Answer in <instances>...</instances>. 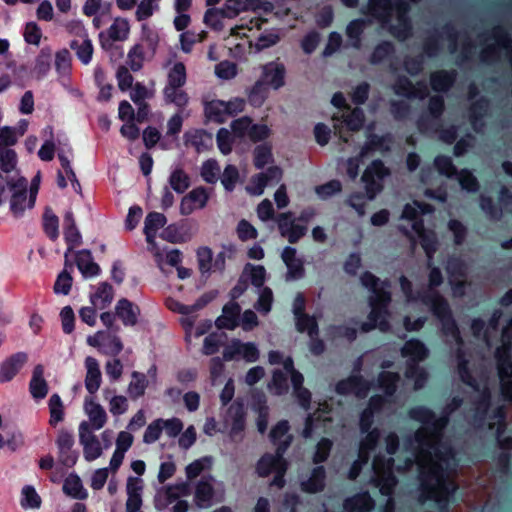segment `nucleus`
I'll return each mask as SVG.
<instances>
[{"instance_id":"1","label":"nucleus","mask_w":512,"mask_h":512,"mask_svg":"<svg viewBox=\"0 0 512 512\" xmlns=\"http://www.w3.org/2000/svg\"><path fill=\"white\" fill-rule=\"evenodd\" d=\"M449 423V412L442 413L427 423L423 430L415 433V441L433 450L436 461L430 463L427 468H420L418 473L419 496L422 504L427 501H435L440 512H448V496L455 490V486L449 489L448 480L451 472L458 466V460L453 447L449 444H432L427 436L440 438Z\"/></svg>"},{"instance_id":"2","label":"nucleus","mask_w":512,"mask_h":512,"mask_svg":"<svg viewBox=\"0 0 512 512\" xmlns=\"http://www.w3.org/2000/svg\"><path fill=\"white\" fill-rule=\"evenodd\" d=\"M420 300L429 306L432 314L441 323L442 333L451 336L458 345H463L464 341L448 300L438 291L424 293Z\"/></svg>"},{"instance_id":"3","label":"nucleus","mask_w":512,"mask_h":512,"mask_svg":"<svg viewBox=\"0 0 512 512\" xmlns=\"http://www.w3.org/2000/svg\"><path fill=\"white\" fill-rule=\"evenodd\" d=\"M186 67L183 62H176L169 70L168 83L163 90L165 100L174 103L178 107H185L189 98L184 90H181L186 83Z\"/></svg>"},{"instance_id":"4","label":"nucleus","mask_w":512,"mask_h":512,"mask_svg":"<svg viewBox=\"0 0 512 512\" xmlns=\"http://www.w3.org/2000/svg\"><path fill=\"white\" fill-rule=\"evenodd\" d=\"M292 442L293 436H287V438L278 445L274 455L266 453L260 457L256 464V472L259 477L264 478L269 476L272 471L276 470L277 467L286 460L284 455L291 446Z\"/></svg>"},{"instance_id":"5","label":"nucleus","mask_w":512,"mask_h":512,"mask_svg":"<svg viewBox=\"0 0 512 512\" xmlns=\"http://www.w3.org/2000/svg\"><path fill=\"white\" fill-rule=\"evenodd\" d=\"M428 113H423L417 119L416 125L420 133H426L433 127L434 121L441 120L445 111V101L442 95H433L429 98Z\"/></svg>"},{"instance_id":"6","label":"nucleus","mask_w":512,"mask_h":512,"mask_svg":"<svg viewBox=\"0 0 512 512\" xmlns=\"http://www.w3.org/2000/svg\"><path fill=\"white\" fill-rule=\"evenodd\" d=\"M75 440L71 432L61 429L56 438L59 461L63 466L73 467L78 460V452L73 450Z\"/></svg>"},{"instance_id":"7","label":"nucleus","mask_w":512,"mask_h":512,"mask_svg":"<svg viewBox=\"0 0 512 512\" xmlns=\"http://www.w3.org/2000/svg\"><path fill=\"white\" fill-rule=\"evenodd\" d=\"M277 223L281 236L290 244H296L307 233V227L296 224L293 213L290 211L279 214Z\"/></svg>"},{"instance_id":"8","label":"nucleus","mask_w":512,"mask_h":512,"mask_svg":"<svg viewBox=\"0 0 512 512\" xmlns=\"http://www.w3.org/2000/svg\"><path fill=\"white\" fill-rule=\"evenodd\" d=\"M285 76L286 68L284 64L271 61L261 66L259 80L269 89L279 90L285 85Z\"/></svg>"},{"instance_id":"9","label":"nucleus","mask_w":512,"mask_h":512,"mask_svg":"<svg viewBox=\"0 0 512 512\" xmlns=\"http://www.w3.org/2000/svg\"><path fill=\"white\" fill-rule=\"evenodd\" d=\"M392 89L397 96L408 99H424L428 95V89L424 82L419 81L415 86L412 81L404 75H400L395 79Z\"/></svg>"},{"instance_id":"10","label":"nucleus","mask_w":512,"mask_h":512,"mask_svg":"<svg viewBox=\"0 0 512 512\" xmlns=\"http://www.w3.org/2000/svg\"><path fill=\"white\" fill-rule=\"evenodd\" d=\"M9 189L13 192L10 199V210L14 216L19 217L25 211L27 201V179L18 178L16 181H7Z\"/></svg>"},{"instance_id":"11","label":"nucleus","mask_w":512,"mask_h":512,"mask_svg":"<svg viewBox=\"0 0 512 512\" xmlns=\"http://www.w3.org/2000/svg\"><path fill=\"white\" fill-rule=\"evenodd\" d=\"M209 200L207 189L203 186L192 189L186 194L180 203V214L188 216L193 213L195 209H203Z\"/></svg>"},{"instance_id":"12","label":"nucleus","mask_w":512,"mask_h":512,"mask_svg":"<svg viewBox=\"0 0 512 512\" xmlns=\"http://www.w3.org/2000/svg\"><path fill=\"white\" fill-rule=\"evenodd\" d=\"M501 345L495 350L498 375L501 380L511 378L512 342L501 337Z\"/></svg>"},{"instance_id":"13","label":"nucleus","mask_w":512,"mask_h":512,"mask_svg":"<svg viewBox=\"0 0 512 512\" xmlns=\"http://www.w3.org/2000/svg\"><path fill=\"white\" fill-rule=\"evenodd\" d=\"M490 109V100L480 96L473 101L468 108V120L475 132H479L484 126V118Z\"/></svg>"},{"instance_id":"14","label":"nucleus","mask_w":512,"mask_h":512,"mask_svg":"<svg viewBox=\"0 0 512 512\" xmlns=\"http://www.w3.org/2000/svg\"><path fill=\"white\" fill-rule=\"evenodd\" d=\"M342 506L344 512H372L375 501L366 490L345 498Z\"/></svg>"},{"instance_id":"15","label":"nucleus","mask_w":512,"mask_h":512,"mask_svg":"<svg viewBox=\"0 0 512 512\" xmlns=\"http://www.w3.org/2000/svg\"><path fill=\"white\" fill-rule=\"evenodd\" d=\"M327 473L323 465L312 468L308 479L300 482V490L307 494H317L326 487Z\"/></svg>"},{"instance_id":"16","label":"nucleus","mask_w":512,"mask_h":512,"mask_svg":"<svg viewBox=\"0 0 512 512\" xmlns=\"http://www.w3.org/2000/svg\"><path fill=\"white\" fill-rule=\"evenodd\" d=\"M457 71L440 69L432 72L429 77L431 89L436 93H447L455 84Z\"/></svg>"},{"instance_id":"17","label":"nucleus","mask_w":512,"mask_h":512,"mask_svg":"<svg viewBox=\"0 0 512 512\" xmlns=\"http://www.w3.org/2000/svg\"><path fill=\"white\" fill-rule=\"evenodd\" d=\"M27 362V354L17 352L0 365V383L10 382Z\"/></svg>"},{"instance_id":"18","label":"nucleus","mask_w":512,"mask_h":512,"mask_svg":"<svg viewBox=\"0 0 512 512\" xmlns=\"http://www.w3.org/2000/svg\"><path fill=\"white\" fill-rule=\"evenodd\" d=\"M115 315L124 326H135L140 315V308L127 298H121L115 306Z\"/></svg>"},{"instance_id":"19","label":"nucleus","mask_w":512,"mask_h":512,"mask_svg":"<svg viewBox=\"0 0 512 512\" xmlns=\"http://www.w3.org/2000/svg\"><path fill=\"white\" fill-rule=\"evenodd\" d=\"M222 312L223 314L215 321L217 328L228 330L235 329L239 324L240 305L237 302H229L223 306Z\"/></svg>"},{"instance_id":"20","label":"nucleus","mask_w":512,"mask_h":512,"mask_svg":"<svg viewBox=\"0 0 512 512\" xmlns=\"http://www.w3.org/2000/svg\"><path fill=\"white\" fill-rule=\"evenodd\" d=\"M401 354L403 357L409 358L407 362L420 363L428 357L429 350L421 340L411 338L404 343Z\"/></svg>"},{"instance_id":"21","label":"nucleus","mask_w":512,"mask_h":512,"mask_svg":"<svg viewBox=\"0 0 512 512\" xmlns=\"http://www.w3.org/2000/svg\"><path fill=\"white\" fill-rule=\"evenodd\" d=\"M129 23L126 19L117 18L108 29V39H104V33L99 34L101 47L108 49L111 46L109 40L112 41H123L127 38L129 33Z\"/></svg>"},{"instance_id":"22","label":"nucleus","mask_w":512,"mask_h":512,"mask_svg":"<svg viewBox=\"0 0 512 512\" xmlns=\"http://www.w3.org/2000/svg\"><path fill=\"white\" fill-rule=\"evenodd\" d=\"M86 377H85V388L93 395L95 394L102 382V375L97 359L92 356H88L85 359Z\"/></svg>"},{"instance_id":"23","label":"nucleus","mask_w":512,"mask_h":512,"mask_svg":"<svg viewBox=\"0 0 512 512\" xmlns=\"http://www.w3.org/2000/svg\"><path fill=\"white\" fill-rule=\"evenodd\" d=\"M29 391L37 400L45 398L48 394V384L44 379V367L41 364H37L33 369Z\"/></svg>"},{"instance_id":"24","label":"nucleus","mask_w":512,"mask_h":512,"mask_svg":"<svg viewBox=\"0 0 512 512\" xmlns=\"http://www.w3.org/2000/svg\"><path fill=\"white\" fill-rule=\"evenodd\" d=\"M213 478L208 476V478H201L196 487L194 493V500L198 507H208L211 504V501L214 497V487L211 483Z\"/></svg>"},{"instance_id":"25","label":"nucleus","mask_w":512,"mask_h":512,"mask_svg":"<svg viewBox=\"0 0 512 512\" xmlns=\"http://www.w3.org/2000/svg\"><path fill=\"white\" fill-rule=\"evenodd\" d=\"M75 262L84 277L98 276L101 272L100 266L93 261L92 253L88 249L79 251Z\"/></svg>"},{"instance_id":"26","label":"nucleus","mask_w":512,"mask_h":512,"mask_svg":"<svg viewBox=\"0 0 512 512\" xmlns=\"http://www.w3.org/2000/svg\"><path fill=\"white\" fill-rule=\"evenodd\" d=\"M391 4L392 0H368L367 11H363V13H367L382 23H388L391 20Z\"/></svg>"},{"instance_id":"27","label":"nucleus","mask_w":512,"mask_h":512,"mask_svg":"<svg viewBox=\"0 0 512 512\" xmlns=\"http://www.w3.org/2000/svg\"><path fill=\"white\" fill-rule=\"evenodd\" d=\"M228 412L232 416L230 435L232 437L240 435L244 431L246 425V413L243 403L235 401L229 407Z\"/></svg>"},{"instance_id":"28","label":"nucleus","mask_w":512,"mask_h":512,"mask_svg":"<svg viewBox=\"0 0 512 512\" xmlns=\"http://www.w3.org/2000/svg\"><path fill=\"white\" fill-rule=\"evenodd\" d=\"M82 31L84 32L85 38L82 42H79V40H72L69 43V47L71 50L75 51L77 58L84 64L87 65L91 62L92 56H93V44L92 41L88 38L87 33L85 32L84 28H82Z\"/></svg>"},{"instance_id":"29","label":"nucleus","mask_w":512,"mask_h":512,"mask_svg":"<svg viewBox=\"0 0 512 512\" xmlns=\"http://www.w3.org/2000/svg\"><path fill=\"white\" fill-rule=\"evenodd\" d=\"M204 114L209 121L224 123L227 119L225 101L215 99L204 103Z\"/></svg>"},{"instance_id":"30","label":"nucleus","mask_w":512,"mask_h":512,"mask_svg":"<svg viewBox=\"0 0 512 512\" xmlns=\"http://www.w3.org/2000/svg\"><path fill=\"white\" fill-rule=\"evenodd\" d=\"M114 296V290L111 284L108 282H102L99 284L95 293L91 294L90 301L93 306L99 309H105L108 307Z\"/></svg>"},{"instance_id":"31","label":"nucleus","mask_w":512,"mask_h":512,"mask_svg":"<svg viewBox=\"0 0 512 512\" xmlns=\"http://www.w3.org/2000/svg\"><path fill=\"white\" fill-rule=\"evenodd\" d=\"M400 379V375L397 372L381 371L377 378V384L385 396L392 397L397 391Z\"/></svg>"},{"instance_id":"32","label":"nucleus","mask_w":512,"mask_h":512,"mask_svg":"<svg viewBox=\"0 0 512 512\" xmlns=\"http://www.w3.org/2000/svg\"><path fill=\"white\" fill-rule=\"evenodd\" d=\"M85 409L89 420L91 421L92 427L95 430L101 429L107 421V414L104 408L100 404L96 403L93 399H86Z\"/></svg>"},{"instance_id":"33","label":"nucleus","mask_w":512,"mask_h":512,"mask_svg":"<svg viewBox=\"0 0 512 512\" xmlns=\"http://www.w3.org/2000/svg\"><path fill=\"white\" fill-rule=\"evenodd\" d=\"M457 369L460 380L464 384L473 388L474 390L479 389V385L476 379L473 377L472 372L469 368V362L466 359L465 353L461 348L457 350Z\"/></svg>"},{"instance_id":"34","label":"nucleus","mask_w":512,"mask_h":512,"mask_svg":"<svg viewBox=\"0 0 512 512\" xmlns=\"http://www.w3.org/2000/svg\"><path fill=\"white\" fill-rule=\"evenodd\" d=\"M386 174L387 169L380 159L373 160L370 166L365 170L362 176V180L367 183L366 189L367 193H371L369 196L370 198H373L375 195V192L372 191L371 188V186L375 184L373 177L377 176L379 178H383Z\"/></svg>"},{"instance_id":"35","label":"nucleus","mask_w":512,"mask_h":512,"mask_svg":"<svg viewBox=\"0 0 512 512\" xmlns=\"http://www.w3.org/2000/svg\"><path fill=\"white\" fill-rule=\"evenodd\" d=\"M141 41L146 45L148 59H153L160 41L158 32L148 24L143 23L141 26Z\"/></svg>"},{"instance_id":"36","label":"nucleus","mask_w":512,"mask_h":512,"mask_svg":"<svg viewBox=\"0 0 512 512\" xmlns=\"http://www.w3.org/2000/svg\"><path fill=\"white\" fill-rule=\"evenodd\" d=\"M492 402L491 392L488 388H484L478 398L474 402L476 422L483 423L489 415V409Z\"/></svg>"},{"instance_id":"37","label":"nucleus","mask_w":512,"mask_h":512,"mask_svg":"<svg viewBox=\"0 0 512 512\" xmlns=\"http://www.w3.org/2000/svg\"><path fill=\"white\" fill-rule=\"evenodd\" d=\"M269 97V88L259 79L247 92L249 104L254 108H260Z\"/></svg>"},{"instance_id":"38","label":"nucleus","mask_w":512,"mask_h":512,"mask_svg":"<svg viewBox=\"0 0 512 512\" xmlns=\"http://www.w3.org/2000/svg\"><path fill=\"white\" fill-rule=\"evenodd\" d=\"M394 53H395L394 44L387 40L382 41L374 47V49L369 57V62L372 65L381 64L385 60L392 57L394 55Z\"/></svg>"},{"instance_id":"39","label":"nucleus","mask_w":512,"mask_h":512,"mask_svg":"<svg viewBox=\"0 0 512 512\" xmlns=\"http://www.w3.org/2000/svg\"><path fill=\"white\" fill-rule=\"evenodd\" d=\"M145 60H149L147 56V49L142 43H137L131 47L127 55V64L130 69L137 72L142 69Z\"/></svg>"},{"instance_id":"40","label":"nucleus","mask_w":512,"mask_h":512,"mask_svg":"<svg viewBox=\"0 0 512 512\" xmlns=\"http://www.w3.org/2000/svg\"><path fill=\"white\" fill-rule=\"evenodd\" d=\"M169 185L178 194H183L191 185L189 175L182 168H175L169 176Z\"/></svg>"},{"instance_id":"41","label":"nucleus","mask_w":512,"mask_h":512,"mask_svg":"<svg viewBox=\"0 0 512 512\" xmlns=\"http://www.w3.org/2000/svg\"><path fill=\"white\" fill-rule=\"evenodd\" d=\"M295 327L298 332H307L310 337L318 336L319 333V326L316 317L307 313L295 318Z\"/></svg>"},{"instance_id":"42","label":"nucleus","mask_w":512,"mask_h":512,"mask_svg":"<svg viewBox=\"0 0 512 512\" xmlns=\"http://www.w3.org/2000/svg\"><path fill=\"white\" fill-rule=\"evenodd\" d=\"M373 483L376 487L379 488L382 495L391 496L398 483V480L393 471H386L385 473H382L374 478Z\"/></svg>"},{"instance_id":"43","label":"nucleus","mask_w":512,"mask_h":512,"mask_svg":"<svg viewBox=\"0 0 512 512\" xmlns=\"http://www.w3.org/2000/svg\"><path fill=\"white\" fill-rule=\"evenodd\" d=\"M63 492L74 499H84L87 493L83 488L81 479L77 475H70L63 483Z\"/></svg>"},{"instance_id":"44","label":"nucleus","mask_w":512,"mask_h":512,"mask_svg":"<svg viewBox=\"0 0 512 512\" xmlns=\"http://www.w3.org/2000/svg\"><path fill=\"white\" fill-rule=\"evenodd\" d=\"M382 288L376 289L373 292L374 296L370 298L369 305L378 307L384 312H388V306L391 302V293L385 288L390 286V282L386 279L382 281Z\"/></svg>"},{"instance_id":"45","label":"nucleus","mask_w":512,"mask_h":512,"mask_svg":"<svg viewBox=\"0 0 512 512\" xmlns=\"http://www.w3.org/2000/svg\"><path fill=\"white\" fill-rule=\"evenodd\" d=\"M186 141L194 146L197 152H201L212 145V135L203 129L185 134Z\"/></svg>"},{"instance_id":"46","label":"nucleus","mask_w":512,"mask_h":512,"mask_svg":"<svg viewBox=\"0 0 512 512\" xmlns=\"http://www.w3.org/2000/svg\"><path fill=\"white\" fill-rule=\"evenodd\" d=\"M365 25V20L358 18L350 21L346 27V35L352 40V46L355 49H360L361 47V36L364 32Z\"/></svg>"},{"instance_id":"47","label":"nucleus","mask_w":512,"mask_h":512,"mask_svg":"<svg viewBox=\"0 0 512 512\" xmlns=\"http://www.w3.org/2000/svg\"><path fill=\"white\" fill-rule=\"evenodd\" d=\"M333 448V442L329 438L322 437L316 444L315 451L312 456V462L318 466L326 462L330 457Z\"/></svg>"},{"instance_id":"48","label":"nucleus","mask_w":512,"mask_h":512,"mask_svg":"<svg viewBox=\"0 0 512 512\" xmlns=\"http://www.w3.org/2000/svg\"><path fill=\"white\" fill-rule=\"evenodd\" d=\"M273 161L272 148L264 143L257 145L253 151V164L257 169H263L268 163Z\"/></svg>"},{"instance_id":"49","label":"nucleus","mask_w":512,"mask_h":512,"mask_svg":"<svg viewBox=\"0 0 512 512\" xmlns=\"http://www.w3.org/2000/svg\"><path fill=\"white\" fill-rule=\"evenodd\" d=\"M456 176L463 190L471 193H475L479 190V181L469 169L463 168L460 171L457 170Z\"/></svg>"},{"instance_id":"50","label":"nucleus","mask_w":512,"mask_h":512,"mask_svg":"<svg viewBox=\"0 0 512 512\" xmlns=\"http://www.w3.org/2000/svg\"><path fill=\"white\" fill-rule=\"evenodd\" d=\"M405 376L407 379L414 380L415 389H421L428 377L427 372L419 366V363L410 362L406 364Z\"/></svg>"},{"instance_id":"51","label":"nucleus","mask_w":512,"mask_h":512,"mask_svg":"<svg viewBox=\"0 0 512 512\" xmlns=\"http://www.w3.org/2000/svg\"><path fill=\"white\" fill-rule=\"evenodd\" d=\"M81 434V444L83 445L84 457L87 461H94L102 454L101 444L96 436H89V440H84Z\"/></svg>"},{"instance_id":"52","label":"nucleus","mask_w":512,"mask_h":512,"mask_svg":"<svg viewBox=\"0 0 512 512\" xmlns=\"http://www.w3.org/2000/svg\"><path fill=\"white\" fill-rule=\"evenodd\" d=\"M59 219L50 209L43 215V229L49 239L55 241L59 236Z\"/></svg>"},{"instance_id":"53","label":"nucleus","mask_w":512,"mask_h":512,"mask_svg":"<svg viewBox=\"0 0 512 512\" xmlns=\"http://www.w3.org/2000/svg\"><path fill=\"white\" fill-rule=\"evenodd\" d=\"M446 272L450 278H465L467 275V265L460 257L451 256L446 263Z\"/></svg>"},{"instance_id":"54","label":"nucleus","mask_w":512,"mask_h":512,"mask_svg":"<svg viewBox=\"0 0 512 512\" xmlns=\"http://www.w3.org/2000/svg\"><path fill=\"white\" fill-rule=\"evenodd\" d=\"M434 166L438 173L447 178H452L457 174V168L454 165L451 157L446 155H437L434 158Z\"/></svg>"},{"instance_id":"55","label":"nucleus","mask_w":512,"mask_h":512,"mask_svg":"<svg viewBox=\"0 0 512 512\" xmlns=\"http://www.w3.org/2000/svg\"><path fill=\"white\" fill-rule=\"evenodd\" d=\"M212 465V458L210 456H204L196 459L185 468L186 476L188 480H193L198 477L204 470L210 469Z\"/></svg>"},{"instance_id":"56","label":"nucleus","mask_w":512,"mask_h":512,"mask_svg":"<svg viewBox=\"0 0 512 512\" xmlns=\"http://www.w3.org/2000/svg\"><path fill=\"white\" fill-rule=\"evenodd\" d=\"M133 380L130 382L128 391L133 399H137L144 395L148 385V380L145 374L134 371L132 373Z\"/></svg>"},{"instance_id":"57","label":"nucleus","mask_w":512,"mask_h":512,"mask_svg":"<svg viewBox=\"0 0 512 512\" xmlns=\"http://www.w3.org/2000/svg\"><path fill=\"white\" fill-rule=\"evenodd\" d=\"M249 6V0H226L221 8V17L234 18L242 11H246Z\"/></svg>"},{"instance_id":"58","label":"nucleus","mask_w":512,"mask_h":512,"mask_svg":"<svg viewBox=\"0 0 512 512\" xmlns=\"http://www.w3.org/2000/svg\"><path fill=\"white\" fill-rule=\"evenodd\" d=\"M344 123L350 131H360L365 123L364 111L360 107L353 108L350 113L344 116Z\"/></svg>"},{"instance_id":"59","label":"nucleus","mask_w":512,"mask_h":512,"mask_svg":"<svg viewBox=\"0 0 512 512\" xmlns=\"http://www.w3.org/2000/svg\"><path fill=\"white\" fill-rule=\"evenodd\" d=\"M48 405L50 411L49 423L52 426H56L57 423L64 419V406L61 397L58 394H53L49 399Z\"/></svg>"},{"instance_id":"60","label":"nucleus","mask_w":512,"mask_h":512,"mask_svg":"<svg viewBox=\"0 0 512 512\" xmlns=\"http://www.w3.org/2000/svg\"><path fill=\"white\" fill-rule=\"evenodd\" d=\"M327 333L333 339L345 338L350 343L354 342L357 338V330L346 325H329Z\"/></svg>"},{"instance_id":"61","label":"nucleus","mask_w":512,"mask_h":512,"mask_svg":"<svg viewBox=\"0 0 512 512\" xmlns=\"http://www.w3.org/2000/svg\"><path fill=\"white\" fill-rule=\"evenodd\" d=\"M396 25H390L389 32L399 41H405L412 35V22L411 19L397 20Z\"/></svg>"},{"instance_id":"62","label":"nucleus","mask_w":512,"mask_h":512,"mask_svg":"<svg viewBox=\"0 0 512 512\" xmlns=\"http://www.w3.org/2000/svg\"><path fill=\"white\" fill-rule=\"evenodd\" d=\"M289 430L290 425L287 420L278 421L277 424L272 427L269 434V439L271 443L275 445L277 448L278 445L281 444L287 438V436H292L291 434L288 433Z\"/></svg>"},{"instance_id":"63","label":"nucleus","mask_w":512,"mask_h":512,"mask_svg":"<svg viewBox=\"0 0 512 512\" xmlns=\"http://www.w3.org/2000/svg\"><path fill=\"white\" fill-rule=\"evenodd\" d=\"M220 167L215 159H208L203 162L200 175L202 179L209 184H215L218 180Z\"/></svg>"},{"instance_id":"64","label":"nucleus","mask_w":512,"mask_h":512,"mask_svg":"<svg viewBox=\"0 0 512 512\" xmlns=\"http://www.w3.org/2000/svg\"><path fill=\"white\" fill-rule=\"evenodd\" d=\"M480 209L491 219L499 220L502 216V209L494 200L487 195H481L479 199Z\"/></svg>"}]
</instances>
